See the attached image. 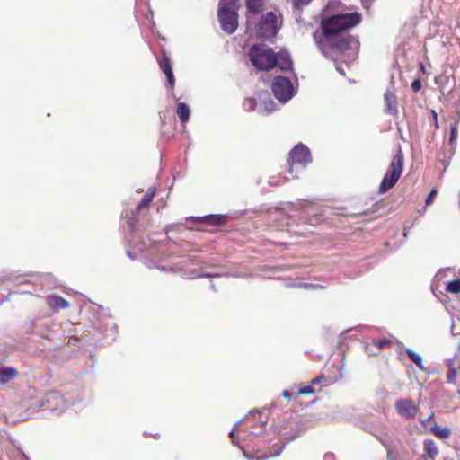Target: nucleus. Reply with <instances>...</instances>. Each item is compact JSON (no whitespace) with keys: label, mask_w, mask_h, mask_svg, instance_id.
Instances as JSON below:
<instances>
[{"label":"nucleus","mask_w":460,"mask_h":460,"mask_svg":"<svg viewBox=\"0 0 460 460\" xmlns=\"http://www.w3.org/2000/svg\"><path fill=\"white\" fill-rule=\"evenodd\" d=\"M360 21L358 13L337 14L323 20L321 24L323 40L318 43L322 52L324 54L323 45L326 44L340 53L348 52L349 58L353 60L357 57L359 41L346 31L358 25Z\"/></svg>","instance_id":"f257e3e1"},{"label":"nucleus","mask_w":460,"mask_h":460,"mask_svg":"<svg viewBox=\"0 0 460 460\" xmlns=\"http://www.w3.org/2000/svg\"><path fill=\"white\" fill-rule=\"evenodd\" d=\"M239 0H220L218 20L222 30L227 34L234 33L238 27Z\"/></svg>","instance_id":"f03ea898"},{"label":"nucleus","mask_w":460,"mask_h":460,"mask_svg":"<svg viewBox=\"0 0 460 460\" xmlns=\"http://www.w3.org/2000/svg\"><path fill=\"white\" fill-rule=\"evenodd\" d=\"M252 64L259 70H270L276 66V54L266 45H253L249 52Z\"/></svg>","instance_id":"7ed1b4c3"},{"label":"nucleus","mask_w":460,"mask_h":460,"mask_svg":"<svg viewBox=\"0 0 460 460\" xmlns=\"http://www.w3.org/2000/svg\"><path fill=\"white\" fill-rule=\"evenodd\" d=\"M403 170V155L401 149L398 150L396 155L393 157V160L389 165L387 172H385L380 186L379 192L385 193L389 189L394 187L399 180Z\"/></svg>","instance_id":"20e7f679"},{"label":"nucleus","mask_w":460,"mask_h":460,"mask_svg":"<svg viewBox=\"0 0 460 460\" xmlns=\"http://www.w3.org/2000/svg\"><path fill=\"white\" fill-rule=\"evenodd\" d=\"M311 162L312 158L308 147L303 144H298L291 150L289 155V172L293 174L303 171Z\"/></svg>","instance_id":"39448f33"},{"label":"nucleus","mask_w":460,"mask_h":460,"mask_svg":"<svg viewBox=\"0 0 460 460\" xmlns=\"http://www.w3.org/2000/svg\"><path fill=\"white\" fill-rule=\"evenodd\" d=\"M274 96L282 103L290 101L296 93L290 80L285 76H276L271 84Z\"/></svg>","instance_id":"423d86ee"},{"label":"nucleus","mask_w":460,"mask_h":460,"mask_svg":"<svg viewBox=\"0 0 460 460\" xmlns=\"http://www.w3.org/2000/svg\"><path fill=\"white\" fill-rule=\"evenodd\" d=\"M279 31L278 17L273 12L262 15L257 25V35L261 40H270Z\"/></svg>","instance_id":"0eeeda50"},{"label":"nucleus","mask_w":460,"mask_h":460,"mask_svg":"<svg viewBox=\"0 0 460 460\" xmlns=\"http://www.w3.org/2000/svg\"><path fill=\"white\" fill-rule=\"evenodd\" d=\"M258 98L260 101L259 103H257L253 98L246 99L243 103L244 108L248 111L257 109L261 114L270 113L276 110V104L274 101L271 100L268 92L260 93Z\"/></svg>","instance_id":"6e6552de"},{"label":"nucleus","mask_w":460,"mask_h":460,"mask_svg":"<svg viewBox=\"0 0 460 460\" xmlns=\"http://www.w3.org/2000/svg\"><path fill=\"white\" fill-rule=\"evenodd\" d=\"M263 415H264V411H259L257 410H253V411H249V413L243 417L242 421L248 423L252 420H254V421H257L260 425L264 426L267 423V417L263 416ZM240 422H241V420L237 421L229 433V435L232 438L233 444L234 446H238V442H237L238 438L235 436V432L240 431L237 428L238 425L240 424Z\"/></svg>","instance_id":"1a4fd4ad"},{"label":"nucleus","mask_w":460,"mask_h":460,"mask_svg":"<svg viewBox=\"0 0 460 460\" xmlns=\"http://www.w3.org/2000/svg\"><path fill=\"white\" fill-rule=\"evenodd\" d=\"M395 410L401 416L404 418H413L418 411V408L413 404L411 400H401L395 402Z\"/></svg>","instance_id":"9d476101"},{"label":"nucleus","mask_w":460,"mask_h":460,"mask_svg":"<svg viewBox=\"0 0 460 460\" xmlns=\"http://www.w3.org/2000/svg\"><path fill=\"white\" fill-rule=\"evenodd\" d=\"M281 71H292L293 69V62L291 60L289 53L283 49L280 50L278 54H276V66Z\"/></svg>","instance_id":"9b49d317"},{"label":"nucleus","mask_w":460,"mask_h":460,"mask_svg":"<svg viewBox=\"0 0 460 460\" xmlns=\"http://www.w3.org/2000/svg\"><path fill=\"white\" fill-rule=\"evenodd\" d=\"M161 70L164 73L167 82L171 88L174 86V75L169 58L164 53L163 57L158 60Z\"/></svg>","instance_id":"f8f14e48"},{"label":"nucleus","mask_w":460,"mask_h":460,"mask_svg":"<svg viewBox=\"0 0 460 460\" xmlns=\"http://www.w3.org/2000/svg\"><path fill=\"white\" fill-rule=\"evenodd\" d=\"M263 1L264 0H246L248 23L251 22L252 15H256L261 12Z\"/></svg>","instance_id":"ddd939ff"},{"label":"nucleus","mask_w":460,"mask_h":460,"mask_svg":"<svg viewBox=\"0 0 460 460\" xmlns=\"http://www.w3.org/2000/svg\"><path fill=\"white\" fill-rule=\"evenodd\" d=\"M385 111L395 115L397 113V101L394 93L386 92L385 94Z\"/></svg>","instance_id":"4468645a"},{"label":"nucleus","mask_w":460,"mask_h":460,"mask_svg":"<svg viewBox=\"0 0 460 460\" xmlns=\"http://www.w3.org/2000/svg\"><path fill=\"white\" fill-rule=\"evenodd\" d=\"M48 300L49 306L56 311L65 309L69 306V302L58 296H50Z\"/></svg>","instance_id":"2eb2a0df"},{"label":"nucleus","mask_w":460,"mask_h":460,"mask_svg":"<svg viewBox=\"0 0 460 460\" xmlns=\"http://www.w3.org/2000/svg\"><path fill=\"white\" fill-rule=\"evenodd\" d=\"M176 113L181 122L185 124L190 119V110L186 103L180 102L177 106Z\"/></svg>","instance_id":"dca6fc26"},{"label":"nucleus","mask_w":460,"mask_h":460,"mask_svg":"<svg viewBox=\"0 0 460 460\" xmlns=\"http://www.w3.org/2000/svg\"><path fill=\"white\" fill-rule=\"evenodd\" d=\"M425 454L429 458H435L438 455V448L432 439H426L424 441Z\"/></svg>","instance_id":"f3484780"},{"label":"nucleus","mask_w":460,"mask_h":460,"mask_svg":"<svg viewBox=\"0 0 460 460\" xmlns=\"http://www.w3.org/2000/svg\"><path fill=\"white\" fill-rule=\"evenodd\" d=\"M225 220V217L219 215H208L202 217H196L197 222H207L215 226L221 225Z\"/></svg>","instance_id":"a211bd4d"},{"label":"nucleus","mask_w":460,"mask_h":460,"mask_svg":"<svg viewBox=\"0 0 460 460\" xmlns=\"http://www.w3.org/2000/svg\"><path fill=\"white\" fill-rule=\"evenodd\" d=\"M18 372L14 367H6L4 369L0 368V383L4 384L9 380L14 378Z\"/></svg>","instance_id":"6ab92c4d"},{"label":"nucleus","mask_w":460,"mask_h":460,"mask_svg":"<svg viewBox=\"0 0 460 460\" xmlns=\"http://www.w3.org/2000/svg\"><path fill=\"white\" fill-rule=\"evenodd\" d=\"M155 194V188H153V187L149 188L147 192L141 199V200L137 206V208L143 209V208H147L150 205L152 199H154Z\"/></svg>","instance_id":"aec40b11"},{"label":"nucleus","mask_w":460,"mask_h":460,"mask_svg":"<svg viewBox=\"0 0 460 460\" xmlns=\"http://www.w3.org/2000/svg\"><path fill=\"white\" fill-rule=\"evenodd\" d=\"M431 430L439 438H447L451 435V430L447 427H441L437 424L431 427Z\"/></svg>","instance_id":"412c9836"},{"label":"nucleus","mask_w":460,"mask_h":460,"mask_svg":"<svg viewBox=\"0 0 460 460\" xmlns=\"http://www.w3.org/2000/svg\"><path fill=\"white\" fill-rule=\"evenodd\" d=\"M286 444H282V446L278 450H272L269 456H256V458L251 456L247 452L243 451L244 456L248 460H266L270 456H278L280 455L281 451L285 447Z\"/></svg>","instance_id":"4be33fe9"},{"label":"nucleus","mask_w":460,"mask_h":460,"mask_svg":"<svg viewBox=\"0 0 460 460\" xmlns=\"http://www.w3.org/2000/svg\"><path fill=\"white\" fill-rule=\"evenodd\" d=\"M406 353L411 360L414 362L420 369L424 370L423 360L420 354L411 349H406Z\"/></svg>","instance_id":"5701e85b"},{"label":"nucleus","mask_w":460,"mask_h":460,"mask_svg":"<svg viewBox=\"0 0 460 460\" xmlns=\"http://www.w3.org/2000/svg\"><path fill=\"white\" fill-rule=\"evenodd\" d=\"M446 290L450 293H460V279L449 281L447 285Z\"/></svg>","instance_id":"b1692460"},{"label":"nucleus","mask_w":460,"mask_h":460,"mask_svg":"<svg viewBox=\"0 0 460 460\" xmlns=\"http://www.w3.org/2000/svg\"><path fill=\"white\" fill-rule=\"evenodd\" d=\"M393 341V337L390 338H385L382 340H379L378 341L375 342V345L379 349H383L387 348Z\"/></svg>","instance_id":"393cba45"},{"label":"nucleus","mask_w":460,"mask_h":460,"mask_svg":"<svg viewBox=\"0 0 460 460\" xmlns=\"http://www.w3.org/2000/svg\"><path fill=\"white\" fill-rule=\"evenodd\" d=\"M312 0H292L293 6L296 10H301L307 5Z\"/></svg>","instance_id":"a878e982"},{"label":"nucleus","mask_w":460,"mask_h":460,"mask_svg":"<svg viewBox=\"0 0 460 460\" xmlns=\"http://www.w3.org/2000/svg\"><path fill=\"white\" fill-rule=\"evenodd\" d=\"M457 376V370L450 365V371L448 375L447 376V383H454L456 377Z\"/></svg>","instance_id":"bb28decb"},{"label":"nucleus","mask_w":460,"mask_h":460,"mask_svg":"<svg viewBox=\"0 0 460 460\" xmlns=\"http://www.w3.org/2000/svg\"><path fill=\"white\" fill-rule=\"evenodd\" d=\"M297 392L299 394H311L314 392V389L313 388L312 385H308L300 387Z\"/></svg>","instance_id":"cd10ccee"},{"label":"nucleus","mask_w":460,"mask_h":460,"mask_svg":"<svg viewBox=\"0 0 460 460\" xmlns=\"http://www.w3.org/2000/svg\"><path fill=\"white\" fill-rule=\"evenodd\" d=\"M457 136V128L456 125H451L450 127V143H453Z\"/></svg>","instance_id":"c85d7f7f"},{"label":"nucleus","mask_w":460,"mask_h":460,"mask_svg":"<svg viewBox=\"0 0 460 460\" xmlns=\"http://www.w3.org/2000/svg\"><path fill=\"white\" fill-rule=\"evenodd\" d=\"M437 194V190H432L429 196L426 198V200H425V203L426 205H430L433 201V198L436 196Z\"/></svg>","instance_id":"c756f323"},{"label":"nucleus","mask_w":460,"mask_h":460,"mask_svg":"<svg viewBox=\"0 0 460 460\" xmlns=\"http://www.w3.org/2000/svg\"><path fill=\"white\" fill-rule=\"evenodd\" d=\"M421 87L420 82L419 80H414L411 83V89L413 92H418Z\"/></svg>","instance_id":"7c9ffc66"},{"label":"nucleus","mask_w":460,"mask_h":460,"mask_svg":"<svg viewBox=\"0 0 460 460\" xmlns=\"http://www.w3.org/2000/svg\"><path fill=\"white\" fill-rule=\"evenodd\" d=\"M221 276H222V274H220V273H206V274H201L199 277L217 278V277H221Z\"/></svg>","instance_id":"2f4dec72"},{"label":"nucleus","mask_w":460,"mask_h":460,"mask_svg":"<svg viewBox=\"0 0 460 460\" xmlns=\"http://www.w3.org/2000/svg\"><path fill=\"white\" fill-rule=\"evenodd\" d=\"M323 378V376H317L311 381L312 385H316Z\"/></svg>","instance_id":"473e14b6"},{"label":"nucleus","mask_w":460,"mask_h":460,"mask_svg":"<svg viewBox=\"0 0 460 460\" xmlns=\"http://www.w3.org/2000/svg\"><path fill=\"white\" fill-rule=\"evenodd\" d=\"M282 395L284 398L288 399V400H290L291 399V394L287 390H283L282 392Z\"/></svg>","instance_id":"72a5a7b5"},{"label":"nucleus","mask_w":460,"mask_h":460,"mask_svg":"<svg viewBox=\"0 0 460 460\" xmlns=\"http://www.w3.org/2000/svg\"><path fill=\"white\" fill-rule=\"evenodd\" d=\"M324 460H333V455L331 453L324 455Z\"/></svg>","instance_id":"f704fd0d"},{"label":"nucleus","mask_w":460,"mask_h":460,"mask_svg":"<svg viewBox=\"0 0 460 460\" xmlns=\"http://www.w3.org/2000/svg\"><path fill=\"white\" fill-rule=\"evenodd\" d=\"M337 71L342 75H345L344 71L340 66H337Z\"/></svg>","instance_id":"c9c22d12"},{"label":"nucleus","mask_w":460,"mask_h":460,"mask_svg":"<svg viewBox=\"0 0 460 460\" xmlns=\"http://www.w3.org/2000/svg\"><path fill=\"white\" fill-rule=\"evenodd\" d=\"M432 418V414H430L426 420H422V422L425 424L427 421H429V420Z\"/></svg>","instance_id":"e433bc0d"},{"label":"nucleus","mask_w":460,"mask_h":460,"mask_svg":"<svg viewBox=\"0 0 460 460\" xmlns=\"http://www.w3.org/2000/svg\"><path fill=\"white\" fill-rule=\"evenodd\" d=\"M245 433H249V435H258L255 431H249L247 432L246 430H244Z\"/></svg>","instance_id":"4c0bfd02"},{"label":"nucleus","mask_w":460,"mask_h":460,"mask_svg":"<svg viewBox=\"0 0 460 460\" xmlns=\"http://www.w3.org/2000/svg\"><path fill=\"white\" fill-rule=\"evenodd\" d=\"M111 330H113V331H114V334L117 332V327H116L115 325H113V326L111 327Z\"/></svg>","instance_id":"58836bf2"},{"label":"nucleus","mask_w":460,"mask_h":460,"mask_svg":"<svg viewBox=\"0 0 460 460\" xmlns=\"http://www.w3.org/2000/svg\"><path fill=\"white\" fill-rule=\"evenodd\" d=\"M433 116H434L435 120L437 121V114H436V112H435V111H433ZM436 126H438V124H437V123H436Z\"/></svg>","instance_id":"ea45409f"},{"label":"nucleus","mask_w":460,"mask_h":460,"mask_svg":"<svg viewBox=\"0 0 460 460\" xmlns=\"http://www.w3.org/2000/svg\"><path fill=\"white\" fill-rule=\"evenodd\" d=\"M269 183H270V185H275V184H276V183H275L271 179L269 181Z\"/></svg>","instance_id":"a19ab883"},{"label":"nucleus","mask_w":460,"mask_h":460,"mask_svg":"<svg viewBox=\"0 0 460 460\" xmlns=\"http://www.w3.org/2000/svg\"><path fill=\"white\" fill-rule=\"evenodd\" d=\"M48 403H50L52 402V398L51 397H49V399L47 400Z\"/></svg>","instance_id":"79ce46f5"},{"label":"nucleus","mask_w":460,"mask_h":460,"mask_svg":"<svg viewBox=\"0 0 460 460\" xmlns=\"http://www.w3.org/2000/svg\"><path fill=\"white\" fill-rule=\"evenodd\" d=\"M302 285L305 287H312L313 286L312 284H302Z\"/></svg>","instance_id":"37998d69"},{"label":"nucleus","mask_w":460,"mask_h":460,"mask_svg":"<svg viewBox=\"0 0 460 460\" xmlns=\"http://www.w3.org/2000/svg\"><path fill=\"white\" fill-rule=\"evenodd\" d=\"M21 460H27V457L25 456H22Z\"/></svg>","instance_id":"c03bdc74"},{"label":"nucleus","mask_w":460,"mask_h":460,"mask_svg":"<svg viewBox=\"0 0 460 460\" xmlns=\"http://www.w3.org/2000/svg\"><path fill=\"white\" fill-rule=\"evenodd\" d=\"M127 254L132 258V254L129 252H128Z\"/></svg>","instance_id":"a18cd8bd"}]
</instances>
